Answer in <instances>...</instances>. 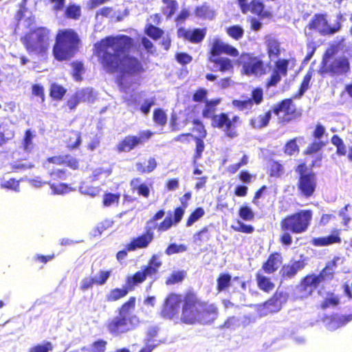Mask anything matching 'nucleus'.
<instances>
[{
  "label": "nucleus",
  "mask_w": 352,
  "mask_h": 352,
  "mask_svg": "<svg viewBox=\"0 0 352 352\" xmlns=\"http://www.w3.org/2000/svg\"><path fill=\"white\" fill-rule=\"evenodd\" d=\"M134 41L125 34L107 36L94 45V54L103 72L116 74V82L123 87V80L144 72L141 60L129 54L133 48Z\"/></svg>",
  "instance_id": "obj_1"
},
{
  "label": "nucleus",
  "mask_w": 352,
  "mask_h": 352,
  "mask_svg": "<svg viewBox=\"0 0 352 352\" xmlns=\"http://www.w3.org/2000/svg\"><path fill=\"white\" fill-rule=\"evenodd\" d=\"M165 320H177L194 325L209 324L219 316V309L215 303L202 300L193 290L186 291L182 296L170 292L167 294L160 313Z\"/></svg>",
  "instance_id": "obj_2"
},
{
  "label": "nucleus",
  "mask_w": 352,
  "mask_h": 352,
  "mask_svg": "<svg viewBox=\"0 0 352 352\" xmlns=\"http://www.w3.org/2000/svg\"><path fill=\"white\" fill-rule=\"evenodd\" d=\"M313 211L302 209L285 216L280 221L281 233L278 241L284 246H290L292 243V234H299L307 232L311 226Z\"/></svg>",
  "instance_id": "obj_3"
},
{
  "label": "nucleus",
  "mask_w": 352,
  "mask_h": 352,
  "mask_svg": "<svg viewBox=\"0 0 352 352\" xmlns=\"http://www.w3.org/2000/svg\"><path fill=\"white\" fill-rule=\"evenodd\" d=\"M135 305L136 298L131 296L118 308V315L109 318L105 324V327L110 334L114 336H120L136 327L140 320L138 317L133 314Z\"/></svg>",
  "instance_id": "obj_4"
},
{
  "label": "nucleus",
  "mask_w": 352,
  "mask_h": 352,
  "mask_svg": "<svg viewBox=\"0 0 352 352\" xmlns=\"http://www.w3.org/2000/svg\"><path fill=\"white\" fill-rule=\"evenodd\" d=\"M207 61L213 65L212 71H219L221 73L233 72L234 65L232 60L228 57H222L226 54L231 57H238L239 50L234 46L226 43L219 36L214 37L208 44Z\"/></svg>",
  "instance_id": "obj_5"
},
{
  "label": "nucleus",
  "mask_w": 352,
  "mask_h": 352,
  "mask_svg": "<svg viewBox=\"0 0 352 352\" xmlns=\"http://www.w3.org/2000/svg\"><path fill=\"white\" fill-rule=\"evenodd\" d=\"M80 44V38L74 30H60L55 36L53 55L58 61L68 60L77 52Z\"/></svg>",
  "instance_id": "obj_6"
},
{
  "label": "nucleus",
  "mask_w": 352,
  "mask_h": 352,
  "mask_svg": "<svg viewBox=\"0 0 352 352\" xmlns=\"http://www.w3.org/2000/svg\"><path fill=\"white\" fill-rule=\"evenodd\" d=\"M336 52V46H333L324 53L318 69L320 75L338 77L346 76L351 72L349 58L344 55L335 56L333 54Z\"/></svg>",
  "instance_id": "obj_7"
},
{
  "label": "nucleus",
  "mask_w": 352,
  "mask_h": 352,
  "mask_svg": "<svg viewBox=\"0 0 352 352\" xmlns=\"http://www.w3.org/2000/svg\"><path fill=\"white\" fill-rule=\"evenodd\" d=\"M21 41L29 54L44 56L50 47L51 32L46 27H36L26 32Z\"/></svg>",
  "instance_id": "obj_8"
},
{
  "label": "nucleus",
  "mask_w": 352,
  "mask_h": 352,
  "mask_svg": "<svg viewBox=\"0 0 352 352\" xmlns=\"http://www.w3.org/2000/svg\"><path fill=\"white\" fill-rule=\"evenodd\" d=\"M294 170L298 175L296 187L298 195L305 199L314 196L317 188L316 174L310 170L305 162L297 164Z\"/></svg>",
  "instance_id": "obj_9"
},
{
  "label": "nucleus",
  "mask_w": 352,
  "mask_h": 352,
  "mask_svg": "<svg viewBox=\"0 0 352 352\" xmlns=\"http://www.w3.org/2000/svg\"><path fill=\"white\" fill-rule=\"evenodd\" d=\"M345 19L342 14L336 16V20L333 25H330L327 13H316L307 25L311 31H316L320 35H333L338 32L342 28V21Z\"/></svg>",
  "instance_id": "obj_10"
},
{
  "label": "nucleus",
  "mask_w": 352,
  "mask_h": 352,
  "mask_svg": "<svg viewBox=\"0 0 352 352\" xmlns=\"http://www.w3.org/2000/svg\"><path fill=\"white\" fill-rule=\"evenodd\" d=\"M237 65L241 67V74L248 76L260 77L267 73L265 62L253 53L243 52L239 55Z\"/></svg>",
  "instance_id": "obj_11"
},
{
  "label": "nucleus",
  "mask_w": 352,
  "mask_h": 352,
  "mask_svg": "<svg viewBox=\"0 0 352 352\" xmlns=\"http://www.w3.org/2000/svg\"><path fill=\"white\" fill-rule=\"evenodd\" d=\"M161 265L162 261L159 260L157 255L154 254L148 260L147 265L142 267L141 270L137 271L132 276H128L125 283L131 291H133L135 286L144 283L147 277L155 276Z\"/></svg>",
  "instance_id": "obj_12"
},
{
  "label": "nucleus",
  "mask_w": 352,
  "mask_h": 352,
  "mask_svg": "<svg viewBox=\"0 0 352 352\" xmlns=\"http://www.w3.org/2000/svg\"><path fill=\"white\" fill-rule=\"evenodd\" d=\"M211 125L221 129L226 137L234 139L239 135L238 128L242 125V120L237 115L230 118L228 113L221 112L212 118Z\"/></svg>",
  "instance_id": "obj_13"
},
{
  "label": "nucleus",
  "mask_w": 352,
  "mask_h": 352,
  "mask_svg": "<svg viewBox=\"0 0 352 352\" xmlns=\"http://www.w3.org/2000/svg\"><path fill=\"white\" fill-rule=\"evenodd\" d=\"M272 113L278 118L280 124L289 123L299 118L301 111L294 102L292 98H285L272 107Z\"/></svg>",
  "instance_id": "obj_14"
},
{
  "label": "nucleus",
  "mask_w": 352,
  "mask_h": 352,
  "mask_svg": "<svg viewBox=\"0 0 352 352\" xmlns=\"http://www.w3.org/2000/svg\"><path fill=\"white\" fill-rule=\"evenodd\" d=\"M192 194L190 192H186L182 197L179 198L181 206L175 208L173 210V217L169 213L162 221L153 228H156L158 232H166L173 225H177L181 221L185 213V210L188 207V202L191 199Z\"/></svg>",
  "instance_id": "obj_15"
},
{
  "label": "nucleus",
  "mask_w": 352,
  "mask_h": 352,
  "mask_svg": "<svg viewBox=\"0 0 352 352\" xmlns=\"http://www.w3.org/2000/svg\"><path fill=\"white\" fill-rule=\"evenodd\" d=\"M149 130L140 131L138 135H129L120 140L116 146L118 153L130 152L136 147L143 145L153 135Z\"/></svg>",
  "instance_id": "obj_16"
},
{
  "label": "nucleus",
  "mask_w": 352,
  "mask_h": 352,
  "mask_svg": "<svg viewBox=\"0 0 352 352\" xmlns=\"http://www.w3.org/2000/svg\"><path fill=\"white\" fill-rule=\"evenodd\" d=\"M238 5L243 14L250 12L261 18L271 16V8H267L263 0H237Z\"/></svg>",
  "instance_id": "obj_17"
},
{
  "label": "nucleus",
  "mask_w": 352,
  "mask_h": 352,
  "mask_svg": "<svg viewBox=\"0 0 352 352\" xmlns=\"http://www.w3.org/2000/svg\"><path fill=\"white\" fill-rule=\"evenodd\" d=\"M315 274H309L302 277L295 288L296 298L304 299L310 296L314 291L320 286Z\"/></svg>",
  "instance_id": "obj_18"
},
{
  "label": "nucleus",
  "mask_w": 352,
  "mask_h": 352,
  "mask_svg": "<svg viewBox=\"0 0 352 352\" xmlns=\"http://www.w3.org/2000/svg\"><path fill=\"white\" fill-rule=\"evenodd\" d=\"M289 64V60L286 58H278L274 62V67L265 82L267 88L276 87L282 77L287 75Z\"/></svg>",
  "instance_id": "obj_19"
},
{
  "label": "nucleus",
  "mask_w": 352,
  "mask_h": 352,
  "mask_svg": "<svg viewBox=\"0 0 352 352\" xmlns=\"http://www.w3.org/2000/svg\"><path fill=\"white\" fill-rule=\"evenodd\" d=\"M340 260V256H334L331 261L325 263L324 267L318 274H315V276L320 284L331 281L334 278L338 267V263Z\"/></svg>",
  "instance_id": "obj_20"
},
{
  "label": "nucleus",
  "mask_w": 352,
  "mask_h": 352,
  "mask_svg": "<svg viewBox=\"0 0 352 352\" xmlns=\"http://www.w3.org/2000/svg\"><path fill=\"white\" fill-rule=\"evenodd\" d=\"M307 265V258L301 255L299 260L291 261L289 263L284 265L280 270V276L283 279L293 278Z\"/></svg>",
  "instance_id": "obj_21"
},
{
  "label": "nucleus",
  "mask_w": 352,
  "mask_h": 352,
  "mask_svg": "<svg viewBox=\"0 0 352 352\" xmlns=\"http://www.w3.org/2000/svg\"><path fill=\"white\" fill-rule=\"evenodd\" d=\"M207 30L204 28H194L192 30H186L181 28L178 31L179 37L194 44L201 43L206 37Z\"/></svg>",
  "instance_id": "obj_22"
},
{
  "label": "nucleus",
  "mask_w": 352,
  "mask_h": 352,
  "mask_svg": "<svg viewBox=\"0 0 352 352\" xmlns=\"http://www.w3.org/2000/svg\"><path fill=\"white\" fill-rule=\"evenodd\" d=\"M153 239V233L151 230H147L144 233L133 239L126 245V250L133 251L136 249L146 248Z\"/></svg>",
  "instance_id": "obj_23"
},
{
  "label": "nucleus",
  "mask_w": 352,
  "mask_h": 352,
  "mask_svg": "<svg viewBox=\"0 0 352 352\" xmlns=\"http://www.w3.org/2000/svg\"><path fill=\"white\" fill-rule=\"evenodd\" d=\"M283 256L280 252H274L271 253L267 260L262 265V270L267 274L276 272L283 263Z\"/></svg>",
  "instance_id": "obj_24"
},
{
  "label": "nucleus",
  "mask_w": 352,
  "mask_h": 352,
  "mask_svg": "<svg viewBox=\"0 0 352 352\" xmlns=\"http://www.w3.org/2000/svg\"><path fill=\"white\" fill-rule=\"evenodd\" d=\"M341 241L340 230L334 229L328 236L312 239L311 244L316 247H325L333 244L340 243Z\"/></svg>",
  "instance_id": "obj_25"
},
{
  "label": "nucleus",
  "mask_w": 352,
  "mask_h": 352,
  "mask_svg": "<svg viewBox=\"0 0 352 352\" xmlns=\"http://www.w3.org/2000/svg\"><path fill=\"white\" fill-rule=\"evenodd\" d=\"M110 270H100L98 274V278H85L82 279L80 289L85 292L89 288H91L94 284L97 285H103L106 283L107 279L111 275Z\"/></svg>",
  "instance_id": "obj_26"
},
{
  "label": "nucleus",
  "mask_w": 352,
  "mask_h": 352,
  "mask_svg": "<svg viewBox=\"0 0 352 352\" xmlns=\"http://www.w3.org/2000/svg\"><path fill=\"white\" fill-rule=\"evenodd\" d=\"M131 292V288L125 283L122 287L111 289L106 295L105 300L107 302H113L126 297L129 292Z\"/></svg>",
  "instance_id": "obj_27"
},
{
  "label": "nucleus",
  "mask_w": 352,
  "mask_h": 352,
  "mask_svg": "<svg viewBox=\"0 0 352 352\" xmlns=\"http://www.w3.org/2000/svg\"><path fill=\"white\" fill-rule=\"evenodd\" d=\"M272 109L268 110L263 114L254 116L249 120V124L255 129L265 128L269 125L272 117Z\"/></svg>",
  "instance_id": "obj_28"
},
{
  "label": "nucleus",
  "mask_w": 352,
  "mask_h": 352,
  "mask_svg": "<svg viewBox=\"0 0 352 352\" xmlns=\"http://www.w3.org/2000/svg\"><path fill=\"white\" fill-rule=\"evenodd\" d=\"M221 102V99L220 98L207 100L205 101V102H204L205 105L201 111L202 117L205 118H210L212 121V118L217 115L214 114L217 110V107Z\"/></svg>",
  "instance_id": "obj_29"
},
{
  "label": "nucleus",
  "mask_w": 352,
  "mask_h": 352,
  "mask_svg": "<svg viewBox=\"0 0 352 352\" xmlns=\"http://www.w3.org/2000/svg\"><path fill=\"white\" fill-rule=\"evenodd\" d=\"M282 296L283 294L281 292H276L269 300L263 304V307L271 313L278 311L282 307L280 301Z\"/></svg>",
  "instance_id": "obj_30"
},
{
  "label": "nucleus",
  "mask_w": 352,
  "mask_h": 352,
  "mask_svg": "<svg viewBox=\"0 0 352 352\" xmlns=\"http://www.w3.org/2000/svg\"><path fill=\"white\" fill-rule=\"evenodd\" d=\"M266 52L268 57L278 58L281 54L280 43L275 38H269L265 41Z\"/></svg>",
  "instance_id": "obj_31"
},
{
  "label": "nucleus",
  "mask_w": 352,
  "mask_h": 352,
  "mask_svg": "<svg viewBox=\"0 0 352 352\" xmlns=\"http://www.w3.org/2000/svg\"><path fill=\"white\" fill-rule=\"evenodd\" d=\"M35 137V133L31 129H28L25 131L24 135L21 142V147L27 153H30L33 151L35 144L33 140Z\"/></svg>",
  "instance_id": "obj_32"
},
{
  "label": "nucleus",
  "mask_w": 352,
  "mask_h": 352,
  "mask_svg": "<svg viewBox=\"0 0 352 352\" xmlns=\"http://www.w3.org/2000/svg\"><path fill=\"white\" fill-rule=\"evenodd\" d=\"M256 280L258 287L265 292L269 293L275 287V284L271 280V278L263 275L259 272L256 274Z\"/></svg>",
  "instance_id": "obj_33"
},
{
  "label": "nucleus",
  "mask_w": 352,
  "mask_h": 352,
  "mask_svg": "<svg viewBox=\"0 0 352 352\" xmlns=\"http://www.w3.org/2000/svg\"><path fill=\"white\" fill-rule=\"evenodd\" d=\"M86 92L84 89L76 91L66 101V106L69 111L75 109L80 102L85 100Z\"/></svg>",
  "instance_id": "obj_34"
},
{
  "label": "nucleus",
  "mask_w": 352,
  "mask_h": 352,
  "mask_svg": "<svg viewBox=\"0 0 352 352\" xmlns=\"http://www.w3.org/2000/svg\"><path fill=\"white\" fill-rule=\"evenodd\" d=\"M66 146L69 150L78 148L81 143L80 133L77 131H69L66 136Z\"/></svg>",
  "instance_id": "obj_35"
},
{
  "label": "nucleus",
  "mask_w": 352,
  "mask_h": 352,
  "mask_svg": "<svg viewBox=\"0 0 352 352\" xmlns=\"http://www.w3.org/2000/svg\"><path fill=\"white\" fill-rule=\"evenodd\" d=\"M67 91V89L63 85L56 82H52L49 88V95L52 100L60 101L64 98Z\"/></svg>",
  "instance_id": "obj_36"
},
{
  "label": "nucleus",
  "mask_w": 352,
  "mask_h": 352,
  "mask_svg": "<svg viewBox=\"0 0 352 352\" xmlns=\"http://www.w3.org/2000/svg\"><path fill=\"white\" fill-rule=\"evenodd\" d=\"M157 162L154 157H149L147 160V164H145L142 162H138L135 164V168L137 171L140 174H146L153 172L157 167Z\"/></svg>",
  "instance_id": "obj_37"
},
{
  "label": "nucleus",
  "mask_w": 352,
  "mask_h": 352,
  "mask_svg": "<svg viewBox=\"0 0 352 352\" xmlns=\"http://www.w3.org/2000/svg\"><path fill=\"white\" fill-rule=\"evenodd\" d=\"M232 276L228 273H221L217 278V290L221 292L227 290L231 285Z\"/></svg>",
  "instance_id": "obj_38"
},
{
  "label": "nucleus",
  "mask_w": 352,
  "mask_h": 352,
  "mask_svg": "<svg viewBox=\"0 0 352 352\" xmlns=\"http://www.w3.org/2000/svg\"><path fill=\"white\" fill-rule=\"evenodd\" d=\"M189 123L188 118L180 120L176 115L172 114L170 118V129L172 132L180 131Z\"/></svg>",
  "instance_id": "obj_39"
},
{
  "label": "nucleus",
  "mask_w": 352,
  "mask_h": 352,
  "mask_svg": "<svg viewBox=\"0 0 352 352\" xmlns=\"http://www.w3.org/2000/svg\"><path fill=\"white\" fill-rule=\"evenodd\" d=\"M191 123L192 124V128L191 131L195 133L197 135L194 138H206L207 130L203 123V122L199 118H194Z\"/></svg>",
  "instance_id": "obj_40"
},
{
  "label": "nucleus",
  "mask_w": 352,
  "mask_h": 352,
  "mask_svg": "<svg viewBox=\"0 0 352 352\" xmlns=\"http://www.w3.org/2000/svg\"><path fill=\"white\" fill-rule=\"evenodd\" d=\"M65 16L66 18L77 20L81 16V7L75 3H69L65 8Z\"/></svg>",
  "instance_id": "obj_41"
},
{
  "label": "nucleus",
  "mask_w": 352,
  "mask_h": 352,
  "mask_svg": "<svg viewBox=\"0 0 352 352\" xmlns=\"http://www.w3.org/2000/svg\"><path fill=\"white\" fill-rule=\"evenodd\" d=\"M299 151L300 147L297 144V138L288 140L283 147L284 153L289 156L297 155Z\"/></svg>",
  "instance_id": "obj_42"
},
{
  "label": "nucleus",
  "mask_w": 352,
  "mask_h": 352,
  "mask_svg": "<svg viewBox=\"0 0 352 352\" xmlns=\"http://www.w3.org/2000/svg\"><path fill=\"white\" fill-rule=\"evenodd\" d=\"M325 145L326 142L324 141L314 140L303 151V154L305 155H313L322 150Z\"/></svg>",
  "instance_id": "obj_43"
},
{
  "label": "nucleus",
  "mask_w": 352,
  "mask_h": 352,
  "mask_svg": "<svg viewBox=\"0 0 352 352\" xmlns=\"http://www.w3.org/2000/svg\"><path fill=\"white\" fill-rule=\"evenodd\" d=\"M144 33L152 39L156 41L163 36L164 31L161 28L149 23L146 25Z\"/></svg>",
  "instance_id": "obj_44"
},
{
  "label": "nucleus",
  "mask_w": 352,
  "mask_h": 352,
  "mask_svg": "<svg viewBox=\"0 0 352 352\" xmlns=\"http://www.w3.org/2000/svg\"><path fill=\"white\" fill-rule=\"evenodd\" d=\"M226 32L230 37L235 41H239L242 38L244 35V30L239 25H234L227 27L226 28Z\"/></svg>",
  "instance_id": "obj_45"
},
{
  "label": "nucleus",
  "mask_w": 352,
  "mask_h": 352,
  "mask_svg": "<svg viewBox=\"0 0 352 352\" xmlns=\"http://www.w3.org/2000/svg\"><path fill=\"white\" fill-rule=\"evenodd\" d=\"M186 276V273L184 270L174 271L166 278L165 283L167 285H171L181 283Z\"/></svg>",
  "instance_id": "obj_46"
},
{
  "label": "nucleus",
  "mask_w": 352,
  "mask_h": 352,
  "mask_svg": "<svg viewBox=\"0 0 352 352\" xmlns=\"http://www.w3.org/2000/svg\"><path fill=\"white\" fill-rule=\"evenodd\" d=\"M73 67L72 76L74 80L80 82L82 80V74L85 72L84 65L80 61H74L71 63Z\"/></svg>",
  "instance_id": "obj_47"
},
{
  "label": "nucleus",
  "mask_w": 352,
  "mask_h": 352,
  "mask_svg": "<svg viewBox=\"0 0 352 352\" xmlns=\"http://www.w3.org/2000/svg\"><path fill=\"white\" fill-rule=\"evenodd\" d=\"M331 142L336 147V154L338 156H344L346 154V148L342 139L338 135H333L331 138Z\"/></svg>",
  "instance_id": "obj_48"
},
{
  "label": "nucleus",
  "mask_w": 352,
  "mask_h": 352,
  "mask_svg": "<svg viewBox=\"0 0 352 352\" xmlns=\"http://www.w3.org/2000/svg\"><path fill=\"white\" fill-rule=\"evenodd\" d=\"M165 5L163 13L167 18L171 17L178 9V3L176 0H162Z\"/></svg>",
  "instance_id": "obj_49"
},
{
  "label": "nucleus",
  "mask_w": 352,
  "mask_h": 352,
  "mask_svg": "<svg viewBox=\"0 0 352 352\" xmlns=\"http://www.w3.org/2000/svg\"><path fill=\"white\" fill-rule=\"evenodd\" d=\"M120 199V193L105 192L102 197V204L105 207H109L113 204L118 205Z\"/></svg>",
  "instance_id": "obj_50"
},
{
  "label": "nucleus",
  "mask_w": 352,
  "mask_h": 352,
  "mask_svg": "<svg viewBox=\"0 0 352 352\" xmlns=\"http://www.w3.org/2000/svg\"><path fill=\"white\" fill-rule=\"evenodd\" d=\"M340 304V298L338 296H336L333 293L331 292L328 294L327 298H325L320 304V308L326 309L330 307H336Z\"/></svg>",
  "instance_id": "obj_51"
},
{
  "label": "nucleus",
  "mask_w": 352,
  "mask_h": 352,
  "mask_svg": "<svg viewBox=\"0 0 352 352\" xmlns=\"http://www.w3.org/2000/svg\"><path fill=\"white\" fill-rule=\"evenodd\" d=\"M205 214V211L203 208L197 207L195 208L188 216L186 226L187 227L191 226L195 222L198 221L200 218H201Z\"/></svg>",
  "instance_id": "obj_52"
},
{
  "label": "nucleus",
  "mask_w": 352,
  "mask_h": 352,
  "mask_svg": "<svg viewBox=\"0 0 352 352\" xmlns=\"http://www.w3.org/2000/svg\"><path fill=\"white\" fill-rule=\"evenodd\" d=\"M205 138H194L195 142V153L193 155V161L196 163L197 160L200 159L202 155V153L205 148V144L204 139Z\"/></svg>",
  "instance_id": "obj_53"
},
{
  "label": "nucleus",
  "mask_w": 352,
  "mask_h": 352,
  "mask_svg": "<svg viewBox=\"0 0 352 352\" xmlns=\"http://www.w3.org/2000/svg\"><path fill=\"white\" fill-rule=\"evenodd\" d=\"M208 91L204 87L197 88L192 95V100L197 103H204L206 101Z\"/></svg>",
  "instance_id": "obj_54"
},
{
  "label": "nucleus",
  "mask_w": 352,
  "mask_h": 352,
  "mask_svg": "<svg viewBox=\"0 0 352 352\" xmlns=\"http://www.w3.org/2000/svg\"><path fill=\"white\" fill-rule=\"evenodd\" d=\"M53 350V345L49 341L36 344L31 346L28 352H50Z\"/></svg>",
  "instance_id": "obj_55"
},
{
  "label": "nucleus",
  "mask_w": 352,
  "mask_h": 352,
  "mask_svg": "<svg viewBox=\"0 0 352 352\" xmlns=\"http://www.w3.org/2000/svg\"><path fill=\"white\" fill-rule=\"evenodd\" d=\"M233 106L239 111H251L253 107V103L249 98L245 100H234L232 101Z\"/></svg>",
  "instance_id": "obj_56"
},
{
  "label": "nucleus",
  "mask_w": 352,
  "mask_h": 352,
  "mask_svg": "<svg viewBox=\"0 0 352 352\" xmlns=\"http://www.w3.org/2000/svg\"><path fill=\"white\" fill-rule=\"evenodd\" d=\"M153 119L155 123L161 126H164L167 122L166 114L164 111L160 108H157L154 110Z\"/></svg>",
  "instance_id": "obj_57"
},
{
  "label": "nucleus",
  "mask_w": 352,
  "mask_h": 352,
  "mask_svg": "<svg viewBox=\"0 0 352 352\" xmlns=\"http://www.w3.org/2000/svg\"><path fill=\"white\" fill-rule=\"evenodd\" d=\"M249 99L253 104L259 105L263 101V91L261 87L254 88L250 94Z\"/></svg>",
  "instance_id": "obj_58"
},
{
  "label": "nucleus",
  "mask_w": 352,
  "mask_h": 352,
  "mask_svg": "<svg viewBox=\"0 0 352 352\" xmlns=\"http://www.w3.org/2000/svg\"><path fill=\"white\" fill-rule=\"evenodd\" d=\"M283 173V165L277 161H273L270 164L269 175L272 177H279Z\"/></svg>",
  "instance_id": "obj_59"
},
{
  "label": "nucleus",
  "mask_w": 352,
  "mask_h": 352,
  "mask_svg": "<svg viewBox=\"0 0 352 352\" xmlns=\"http://www.w3.org/2000/svg\"><path fill=\"white\" fill-rule=\"evenodd\" d=\"M239 216L244 221H252L254 213L248 206H242L239 208Z\"/></svg>",
  "instance_id": "obj_60"
},
{
  "label": "nucleus",
  "mask_w": 352,
  "mask_h": 352,
  "mask_svg": "<svg viewBox=\"0 0 352 352\" xmlns=\"http://www.w3.org/2000/svg\"><path fill=\"white\" fill-rule=\"evenodd\" d=\"M327 136V133L326 131L325 127L320 123H317L314 129L311 133V137L315 140L322 141V138L324 136Z\"/></svg>",
  "instance_id": "obj_61"
},
{
  "label": "nucleus",
  "mask_w": 352,
  "mask_h": 352,
  "mask_svg": "<svg viewBox=\"0 0 352 352\" xmlns=\"http://www.w3.org/2000/svg\"><path fill=\"white\" fill-rule=\"evenodd\" d=\"M248 162H249L248 156L247 155H243L239 162L231 164L228 166V172L230 174H234L235 173H236L239 170V169L241 167L247 165L248 164Z\"/></svg>",
  "instance_id": "obj_62"
},
{
  "label": "nucleus",
  "mask_w": 352,
  "mask_h": 352,
  "mask_svg": "<svg viewBox=\"0 0 352 352\" xmlns=\"http://www.w3.org/2000/svg\"><path fill=\"white\" fill-rule=\"evenodd\" d=\"M248 162H249L248 156L247 155H243L239 162L231 164L228 166V172L230 174H234L235 173H236L239 170V169L241 167L247 165L248 164Z\"/></svg>",
  "instance_id": "obj_63"
},
{
  "label": "nucleus",
  "mask_w": 352,
  "mask_h": 352,
  "mask_svg": "<svg viewBox=\"0 0 352 352\" xmlns=\"http://www.w3.org/2000/svg\"><path fill=\"white\" fill-rule=\"evenodd\" d=\"M195 14L197 17L205 19L209 17L212 14V12L209 6L203 4L195 8Z\"/></svg>",
  "instance_id": "obj_64"
}]
</instances>
